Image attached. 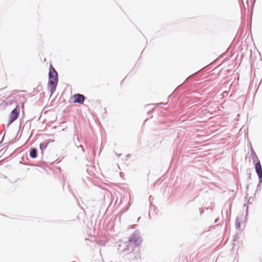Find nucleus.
Instances as JSON below:
<instances>
[{
  "instance_id": "4",
  "label": "nucleus",
  "mask_w": 262,
  "mask_h": 262,
  "mask_svg": "<svg viewBox=\"0 0 262 262\" xmlns=\"http://www.w3.org/2000/svg\"><path fill=\"white\" fill-rule=\"evenodd\" d=\"M19 111L16 108L13 109L11 112L9 116V125L11 124L15 120H16L19 115Z\"/></svg>"
},
{
  "instance_id": "14",
  "label": "nucleus",
  "mask_w": 262,
  "mask_h": 262,
  "mask_svg": "<svg viewBox=\"0 0 262 262\" xmlns=\"http://www.w3.org/2000/svg\"><path fill=\"white\" fill-rule=\"evenodd\" d=\"M246 210H247V212L248 211V206H247Z\"/></svg>"
},
{
  "instance_id": "3",
  "label": "nucleus",
  "mask_w": 262,
  "mask_h": 262,
  "mask_svg": "<svg viewBox=\"0 0 262 262\" xmlns=\"http://www.w3.org/2000/svg\"><path fill=\"white\" fill-rule=\"evenodd\" d=\"M129 241L134 243L136 246H139L142 241L140 232L136 230L129 237Z\"/></svg>"
},
{
  "instance_id": "1",
  "label": "nucleus",
  "mask_w": 262,
  "mask_h": 262,
  "mask_svg": "<svg viewBox=\"0 0 262 262\" xmlns=\"http://www.w3.org/2000/svg\"><path fill=\"white\" fill-rule=\"evenodd\" d=\"M58 81V73L52 66L51 65L49 69L48 82V88L50 89L51 96L55 92Z\"/></svg>"
},
{
  "instance_id": "12",
  "label": "nucleus",
  "mask_w": 262,
  "mask_h": 262,
  "mask_svg": "<svg viewBox=\"0 0 262 262\" xmlns=\"http://www.w3.org/2000/svg\"><path fill=\"white\" fill-rule=\"evenodd\" d=\"M80 147L82 148V151H84V149H83L82 146L80 145Z\"/></svg>"
},
{
  "instance_id": "13",
  "label": "nucleus",
  "mask_w": 262,
  "mask_h": 262,
  "mask_svg": "<svg viewBox=\"0 0 262 262\" xmlns=\"http://www.w3.org/2000/svg\"><path fill=\"white\" fill-rule=\"evenodd\" d=\"M219 219H216L215 220V223H217L218 222Z\"/></svg>"
},
{
  "instance_id": "8",
  "label": "nucleus",
  "mask_w": 262,
  "mask_h": 262,
  "mask_svg": "<svg viewBox=\"0 0 262 262\" xmlns=\"http://www.w3.org/2000/svg\"><path fill=\"white\" fill-rule=\"evenodd\" d=\"M235 225L236 229H239L241 227V222L238 217L236 219Z\"/></svg>"
},
{
  "instance_id": "5",
  "label": "nucleus",
  "mask_w": 262,
  "mask_h": 262,
  "mask_svg": "<svg viewBox=\"0 0 262 262\" xmlns=\"http://www.w3.org/2000/svg\"><path fill=\"white\" fill-rule=\"evenodd\" d=\"M74 102L79 104H83L85 99V96L80 94H76L74 95Z\"/></svg>"
},
{
  "instance_id": "9",
  "label": "nucleus",
  "mask_w": 262,
  "mask_h": 262,
  "mask_svg": "<svg viewBox=\"0 0 262 262\" xmlns=\"http://www.w3.org/2000/svg\"><path fill=\"white\" fill-rule=\"evenodd\" d=\"M41 90V86L40 85H38L36 88L34 89V92H39Z\"/></svg>"
},
{
  "instance_id": "11",
  "label": "nucleus",
  "mask_w": 262,
  "mask_h": 262,
  "mask_svg": "<svg viewBox=\"0 0 262 262\" xmlns=\"http://www.w3.org/2000/svg\"><path fill=\"white\" fill-rule=\"evenodd\" d=\"M248 177L249 179H251V173H249V176H248Z\"/></svg>"
},
{
  "instance_id": "2",
  "label": "nucleus",
  "mask_w": 262,
  "mask_h": 262,
  "mask_svg": "<svg viewBox=\"0 0 262 262\" xmlns=\"http://www.w3.org/2000/svg\"><path fill=\"white\" fill-rule=\"evenodd\" d=\"M250 152L253 162L255 163L256 161H257L255 164V168L259 179V182L257 185L258 187L259 185L262 183V168L260 162L258 160L257 155L252 147H251Z\"/></svg>"
},
{
  "instance_id": "7",
  "label": "nucleus",
  "mask_w": 262,
  "mask_h": 262,
  "mask_svg": "<svg viewBox=\"0 0 262 262\" xmlns=\"http://www.w3.org/2000/svg\"><path fill=\"white\" fill-rule=\"evenodd\" d=\"M48 145V142H43L40 144L39 148L41 151L42 154H43V151L46 149Z\"/></svg>"
},
{
  "instance_id": "10",
  "label": "nucleus",
  "mask_w": 262,
  "mask_h": 262,
  "mask_svg": "<svg viewBox=\"0 0 262 262\" xmlns=\"http://www.w3.org/2000/svg\"><path fill=\"white\" fill-rule=\"evenodd\" d=\"M129 256H130V257H132V258L135 257H136L135 253L134 252L130 253Z\"/></svg>"
},
{
  "instance_id": "6",
  "label": "nucleus",
  "mask_w": 262,
  "mask_h": 262,
  "mask_svg": "<svg viewBox=\"0 0 262 262\" xmlns=\"http://www.w3.org/2000/svg\"><path fill=\"white\" fill-rule=\"evenodd\" d=\"M29 155L31 158L35 159L37 157V150L36 148H33L30 151Z\"/></svg>"
}]
</instances>
